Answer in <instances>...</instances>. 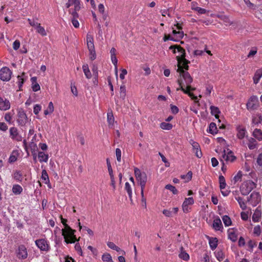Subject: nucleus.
Here are the masks:
<instances>
[{"label": "nucleus", "mask_w": 262, "mask_h": 262, "mask_svg": "<svg viewBox=\"0 0 262 262\" xmlns=\"http://www.w3.org/2000/svg\"><path fill=\"white\" fill-rule=\"evenodd\" d=\"M82 69L84 72V74L88 79H90L92 77V74L89 68V66L88 64H85L82 66Z\"/></svg>", "instance_id": "393cba45"}, {"label": "nucleus", "mask_w": 262, "mask_h": 262, "mask_svg": "<svg viewBox=\"0 0 262 262\" xmlns=\"http://www.w3.org/2000/svg\"><path fill=\"white\" fill-rule=\"evenodd\" d=\"M258 102V98L256 96H252L250 97L249 101L247 103V108L248 110H254L257 107Z\"/></svg>", "instance_id": "9d476101"}, {"label": "nucleus", "mask_w": 262, "mask_h": 262, "mask_svg": "<svg viewBox=\"0 0 262 262\" xmlns=\"http://www.w3.org/2000/svg\"><path fill=\"white\" fill-rule=\"evenodd\" d=\"M125 190L126 191L130 200L132 201V189L128 182H126L125 184Z\"/></svg>", "instance_id": "7c9ffc66"}, {"label": "nucleus", "mask_w": 262, "mask_h": 262, "mask_svg": "<svg viewBox=\"0 0 262 262\" xmlns=\"http://www.w3.org/2000/svg\"><path fill=\"white\" fill-rule=\"evenodd\" d=\"M236 130L237 132L236 135L237 138L239 139H243L245 137L246 133H247L246 128L239 125L236 127Z\"/></svg>", "instance_id": "2eb2a0df"}, {"label": "nucleus", "mask_w": 262, "mask_h": 262, "mask_svg": "<svg viewBox=\"0 0 262 262\" xmlns=\"http://www.w3.org/2000/svg\"><path fill=\"white\" fill-rule=\"evenodd\" d=\"M20 47V42L18 40H16L13 43V48L15 50H17Z\"/></svg>", "instance_id": "0e129e2a"}, {"label": "nucleus", "mask_w": 262, "mask_h": 262, "mask_svg": "<svg viewBox=\"0 0 262 262\" xmlns=\"http://www.w3.org/2000/svg\"><path fill=\"white\" fill-rule=\"evenodd\" d=\"M163 213L166 216L169 217V216H171L172 215V211H171V210H170L164 209L163 211Z\"/></svg>", "instance_id": "774afa93"}, {"label": "nucleus", "mask_w": 262, "mask_h": 262, "mask_svg": "<svg viewBox=\"0 0 262 262\" xmlns=\"http://www.w3.org/2000/svg\"><path fill=\"white\" fill-rule=\"evenodd\" d=\"M222 220L225 226H229L232 224L231 219L228 215H224Z\"/></svg>", "instance_id": "4c0bfd02"}, {"label": "nucleus", "mask_w": 262, "mask_h": 262, "mask_svg": "<svg viewBox=\"0 0 262 262\" xmlns=\"http://www.w3.org/2000/svg\"><path fill=\"white\" fill-rule=\"evenodd\" d=\"M17 116L18 123L21 126L25 125L28 121V118L25 112L23 110H19Z\"/></svg>", "instance_id": "0eeeda50"}, {"label": "nucleus", "mask_w": 262, "mask_h": 262, "mask_svg": "<svg viewBox=\"0 0 262 262\" xmlns=\"http://www.w3.org/2000/svg\"><path fill=\"white\" fill-rule=\"evenodd\" d=\"M36 30L38 33L40 34L42 36L47 35V32L45 28L41 26L40 25L39 26H38L37 28H36Z\"/></svg>", "instance_id": "a19ab883"}, {"label": "nucleus", "mask_w": 262, "mask_h": 262, "mask_svg": "<svg viewBox=\"0 0 262 262\" xmlns=\"http://www.w3.org/2000/svg\"><path fill=\"white\" fill-rule=\"evenodd\" d=\"M211 114L214 115L216 119L219 118V114L221 113L219 108L214 106H211L210 107Z\"/></svg>", "instance_id": "a878e982"}, {"label": "nucleus", "mask_w": 262, "mask_h": 262, "mask_svg": "<svg viewBox=\"0 0 262 262\" xmlns=\"http://www.w3.org/2000/svg\"><path fill=\"white\" fill-rule=\"evenodd\" d=\"M192 173L191 171H188L186 174L181 175V177L183 179H186L185 182H187L191 180L192 178Z\"/></svg>", "instance_id": "37998d69"}, {"label": "nucleus", "mask_w": 262, "mask_h": 262, "mask_svg": "<svg viewBox=\"0 0 262 262\" xmlns=\"http://www.w3.org/2000/svg\"><path fill=\"white\" fill-rule=\"evenodd\" d=\"M28 253L26 248L24 245L19 246L17 252V257L19 259H24L27 257Z\"/></svg>", "instance_id": "9b49d317"}, {"label": "nucleus", "mask_w": 262, "mask_h": 262, "mask_svg": "<svg viewBox=\"0 0 262 262\" xmlns=\"http://www.w3.org/2000/svg\"><path fill=\"white\" fill-rule=\"evenodd\" d=\"M213 228L217 231L221 230L223 229V225L221 220L219 217L215 219L213 223Z\"/></svg>", "instance_id": "f3484780"}, {"label": "nucleus", "mask_w": 262, "mask_h": 262, "mask_svg": "<svg viewBox=\"0 0 262 262\" xmlns=\"http://www.w3.org/2000/svg\"><path fill=\"white\" fill-rule=\"evenodd\" d=\"M256 184L252 180H248L243 183L240 187V191L244 195H248L254 188Z\"/></svg>", "instance_id": "7ed1b4c3"}, {"label": "nucleus", "mask_w": 262, "mask_h": 262, "mask_svg": "<svg viewBox=\"0 0 262 262\" xmlns=\"http://www.w3.org/2000/svg\"><path fill=\"white\" fill-rule=\"evenodd\" d=\"M38 158L40 162H47L49 156L43 151H39L38 154Z\"/></svg>", "instance_id": "4be33fe9"}, {"label": "nucleus", "mask_w": 262, "mask_h": 262, "mask_svg": "<svg viewBox=\"0 0 262 262\" xmlns=\"http://www.w3.org/2000/svg\"><path fill=\"white\" fill-rule=\"evenodd\" d=\"M242 177V173L241 171H238V173L233 178V181H234V183L236 182L241 180Z\"/></svg>", "instance_id": "5fc2aeb1"}, {"label": "nucleus", "mask_w": 262, "mask_h": 262, "mask_svg": "<svg viewBox=\"0 0 262 262\" xmlns=\"http://www.w3.org/2000/svg\"><path fill=\"white\" fill-rule=\"evenodd\" d=\"M111 60H112V63H113V64L115 66V71H116V77H117V76H118V73H117V59L116 57V56H111Z\"/></svg>", "instance_id": "de8ad7c7"}, {"label": "nucleus", "mask_w": 262, "mask_h": 262, "mask_svg": "<svg viewBox=\"0 0 262 262\" xmlns=\"http://www.w3.org/2000/svg\"><path fill=\"white\" fill-rule=\"evenodd\" d=\"M193 152L195 153V156L199 158H201L202 156V153L200 148H199V149L193 150Z\"/></svg>", "instance_id": "69168bd1"}, {"label": "nucleus", "mask_w": 262, "mask_h": 262, "mask_svg": "<svg viewBox=\"0 0 262 262\" xmlns=\"http://www.w3.org/2000/svg\"><path fill=\"white\" fill-rule=\"evenodd\" d=\"M219 182H220V187L221 190H223L225 188L226 186V183L225 181V179L224 176L220 175L219 176Z\"/></svg>", "instance_id": "72a5a7b5"}, {"label": "nucleus", "mask_w": 262, "mask_h": 262, "mask_svg": "<svg viewBox=\"0 0 262 262\" xmlns=\"http://www.w3.org/2000/svg\"><path fill=\"white\" fill-rule=\"evenodd\" d=\"M209 132L212 134L216 133L217 127L216 124L214 122H211L209 126Z\"/></svg>", "instance_id": "c9c22d12"}, {"label": "nucleus", "mask_w": 262, "mask_h": 262, "mask_svg": "<svg viewBox=\"0 0 262 262\" xmlns=\"http://www.w3.org/2000/svg\"><path fill=\"white\" fill-rule=\"evenodd\" d=\"M209 244L210 247V248L212 250H214L217 246V242L218 240L216 237H209Z\"/></svg>", "instance_id": "412c9836"}, {"label": "nucleus", "mask_w": 262, "mask_h": 262, "mask_svg": "<svg viewBox=\"0 0 262 262\" xmlns=\"http://www.w3.org/2000/svg\"><path fill=\"white\" fill-rule=\"evenodd\" d=\"M10 136L13 140L17 141H21L22 140V137L19 135L17 129L15 127H12L10 128Z\"/></svg>", "instance_id": "1a4fd4ad"}, {"label": "nucleus", "mask_w": 262, "mask_h": 262, "mask_svg": "<svg viewBox=\"0 0 262 262\" xmlns=\"http://www.w3.org/2000/svg\"><path fill=\"white\" fill-rule=\"evenodd\" d=\"M37 19L36 18L33 19L28 18L27 19L29 25L31 26L34 27L35 29H36V28L40 25V23L37 21Z\"/></svg>", "instance_id": "c756f323"}, {"label": "nucleus", "mask_w": 262, "mask_h": 262, "mask_svg": "<svg viewBox=\"0 0 262 262\" xmlns=\"http://www.w3.org/2000/svg\"><path fill=\"white\" fill-rule=\"evenodd\" d=\"M90 52V59L92 60H94L96 58V54L95 52V50H89Z\"/></svg>", "instance_id": "4d7b16f0"}, {"label": "nucleus", "mask_w": 262, "mask_h": 262, "mask_svg": "<svg viewBox=\"0 0 262 262\" xmlns=\"http://www.w3.org/2000/svg\"><path fill=\"white\" fill-rule=\"evenodd\" d=\"M216 257L219 261H222L224 258V254L222 251H219L216 254Z\"/></svg>", "instance_id": "864d4df0"}, {"label": "nucleus", "mask_w": 262, "mask_h": 262, "mask_svg": "<svg viewBox=\"0 0 262 262\" xmlns=\"http://www.w3.org/2000/svg\"><path fill=\"white\" fill-rule=\"evenodd\" d=\"M61 223L64 226V229H62V234L64 237L65 242L67 243H74L76 241V236L74 233L76 232L75 230L72 229L68 224H67V220L63 219L61 216Z\"/></svg>", "instance_id": "f03ea898"}, {"label": "nucleus", "mask_w": 262, "mask_h": 262, "mask_svg": "<svg viewBox=\"0 0 262 262\" xmlns=\"http://www.w3.org/2000/svg\"><path fill=\"white\" fill-rule=\"evenodd\" d=\"M107 121L109 126H113L114 123V117L111 111L107 114Z\"/></svg>", "instance_id": "cd10ccee"}, {"label": "nucleus", "mask_w": 262, "mask_h": 262, "mask_svg": "<svg viewBox=\"0 0 262 262\" xmlns=\"http://www.w3.org/2000/svg\"><path fill=\"white\" fill-rule=\"evenodd\" d=\"M261 211L258 208H256L252 215V221L255 223L258 222L261 217Z\"/></svg>", "instance_id": "aec40b11"}, {"label": "nucleus", "mask_w": 262, "mask_h": 262, "mask_svg": "<svg viewBox=\"0 0 262 262\" xmlns=\"http://www.w3.org/2000/svg\"><path fill=\"white\" fill-rule=\"evenodd\" d=\"M228 238L233 242H235L237 239V231L234 228H229L228 231Z\"/></svg>", "instance_id": "ddd939ff"}, {"label": "nucleus", "mask_w": 262, "mask_h": 262, "mask_svg": "<svg viewBox=\"0 0 262 262\" xmlns=\"http://www.w3.org/2000/svg\"><path fill=\"white\" fill-rule=\"evenodd\" d=\"M10 103L9 100L0 97V110L6 111L10 108Z\"/></svg>", "instance_id": "4468645a"}, {"label": "nucleus", "mask_w": 262, "mask_h": 262, "mask_svg": "<svg viewBox=\"0 0 262 262\" xmlns=\"http://www.w3.org/2000/svg\"><path fill=\"white\" fill-rule=\"evenodd\" d=\"M106 163H107L108 171V173H109V175H110V177H111L112 176L114 177V176L113 174V169H112V166L111 165V163H110L108 159H106Z\"/></svg>", "instance_id": "49530a36"}, {"label": "nucleus", "mask_w": 262, "mask_h": 262, "mask_svg": "<svg viewBox=\"0 0 262 262\" xmlns=\"http://www.w3.org/2000/svg\"><path fill=\"white\" fill-rule=\"evenodd\" d=\"M183 203L187 205H190L194 203V200L192 197H190L188 198H186Z\"/></svg>", "instance_id": "3c124183"}, {"label": "nucleus", "mask_w": 262, "mask_h": 262, "mask_svg": "<svg viewBox=\"0 0 262 262\" xmlns=\"http://www.w3.org/2000/svg\"><path fill=\"white\" fill-rule=\"evenodd\" d=\"M262 121V117L259 116L258 118H253L252 119V123L254 124H258L261 122Z\"/></svg>", "instance_id": "052dcab7"}, {"label": "nucleus", "mask_w": 262, "mask_h": 262, "mask_svg": "<svg viewBox=\"0 0 262 262\" xmlns=\"http://www.w3.org/2000/svg\"><path fill=\"white\" fill-rule=\"evenodd\" d=\"M190 143L191 144L192 147H193V150L195 149H199V148H200V145L198 143L192 140H191L190 141Z\"/></svg>", "instance_id": "8fccbe9b"}, {"label": "nucleus", "mask_w": 262, "mask_h": 262, "mask_svg": "<svg viewBox=\"0 0 262 262\" xmlns=\"http://www.w3.org/2000/svg\"><path fill=\"white\" fill-rule=\"evenodd\" d=\"M35 244L41 251H48L49 250V245L47 240L39 239L35 241Z\"/></svg>", "instance_id": "6e6552de"}, {"label": "nucleus", "mask_w": 262, "mask_h": 262, "mask_svg": "<svg viewBox=\"0 0 262 262\" xmlns=\"http://www.w3.org/2000/svg\"><path fill=\"white\" fill-rule=\"evenodd\" d=\"M256 164L257 165H256V167L257 168H262V153L258 155L256 159Z\"/></svg>", "instance_id": "79ce46f5"}, {"label": "nucleus", "mask_w": 262, "mask_h": 262, "mask_svg": "<svg viewBox=\"0 0 262 262\" xmlns=\"http://www.w3.org/2000/svg\"><path fill=\"white\" fill-rule=\"evenodd\" d=\"M189 62L186 59V61L182 59L180 62H178V69L177 71L179 73L180 75L181 71H183L184 72H187L186 71L188 70L189 66L188 63Z\"/></svg>", "instance_id": "f8f14e48"}, {"label": "nucleus", "mask_w": 262, "mask_h": 262, "mask_svg": "<svg viewBox=\"0 0 262 262\" xmlns=\"http://www.w3.org/2000/svg\"><path fill=\"white\" fill-rule=\"evenodd\" d=\"M126 96V88L124 85H121L120 88V98L124 100Z\"/></svg>", "instance_id": "473e14b6"}, {"label": "nucleus", "mask_w": 262, "mask_h": 262, "mask_svg": "<svg viewBox=\"0 0 262 262\" xmlns=\"http://www.w3.org/2000/svg\"><path fill=\"white\" fill-rule=\"evenodd\" d=\"M41 110V106L39 104H35L33 108V112L35 115H37Z\"/></svg>", "instance_id": "13d9d810"}, {"label": "nucleus", "mask_w": 262, "mask_h": 262, "mask_svg": "<svg viewBox=\"0 0 262 262\" xmlns=\"http://www.w3.org/2000/svg\"><path fill=\"white\" fill-rule=\"evenodd\" d=\"M248 203L253 206H256L261 201V197L257 192L253 191L248 198Z\"/></svg>", "instance_id": "20e7f679"}, {"label": "nucleus", "mask_w": 262, "mask_h": 262, "mask_svg": "<svg viewBox=\"0 0 262 262\" xmlns=\"http://www.w3.org/2000/svg\"><path fill=\"white\" fill-rule=\"evenodd\" d=\"M86 40L88 48L89 50L92 51L93 50H94L95 47L94 45L93 38L91 36L88 35L86 37Z\"/></svg>", "instance_id": "6ab92c4d"}, {"label": "nucleus", "mask_w": 262, "mask_h": 262, "mask_svg": "<svg viewBox=\"0 0 262 262\" xmlns=\"http://www.w3.org/2000/svg\"><path fill=\"white\" fill-rule=\"evenodd\" d=\"M12 74L11 71L8 67H3L0 70V79L4 81H8L10 80Z\"/></svg>", "instance_id": "39448f33"}, {"label": "nucleus", "mask_w": 262, "mask_h": 262, "mask_svg": "<svg viewBox=\"0 0 262 262\" xmlns=\"http://www.w3.org/2000/svg\"><path fill=\"white\" fill-rule=\"evenodd\" d=\"M253 232L255 234L258 236L261 233V229L259 226H256L254 228Z\"/></svg>", "instance_id": "bf43d9fd"}, {"label": "nucleus", "mask_w": 262, "mask_h": 262, "mask_svg": "<svg viewBox=\"0 0 262 262\" xmlns=\"http://www.w3.org/2000/svg\"><path fill=\"white\" fill-rule=\"evenodd\" d=\"M257 142L254 138L251 137L248 139V146L250 149L256 148Z\"/></svg>", "instance_id": "5701e85b"}, {"label": "nucleus", "mask_w": 262, "mask_h": 262, "mask_svg": "<svg viewBox=\"0 0 262 262\" xmlns=\"http://www.w3.org/2000/svg\"><path fill=\"white\" fill-rule=\"evenodd\" d=\"M41 179L43 180L45 184L49 183V178L47 171L45 169L42 170L41 173Z\"/></svg>", "instance_id": "f704fd0d"}, {"label": "nucleus", "mask_w": 262, "mask_h": 262, "mask_svg": "<svg viewBox=\"0 0 262 262\" xmlns=\"http://www.w3.org/2000/svg\"><path fill=\"white\" fill-rule=\"evenodd\" d=\"M253 136L259 141L262 140V132L259 129H255L253 132Z\"/></svg>", "instance_id": "c85d7f7f"}, {"label": "nucleus", "mask_w": 262, "mask_h": 262, "mask_svg": "<svg viewBox=\"0 0 262 262\" xmlns=\"http://www.w3.org/2000/svg\"><path fill=\"white\" fill-rule=\"evenodd\" d=\"M12 192L16 195L19 194L23 191L22 187L17 184L14 185L12 187Z\"/></svg>", "instance_id": "bb28decb"}, {"label": "nucleus", "mask_w": 262, "mask_h": 262, "mask_svg": "<svg viewBox=\"0 0 262 262\" xmlns=\"http://www.w3.org/2000/svg\"><path fill=\"white\" fill-rule=\"evenodd\" d=\"M14 179L17 182L22 181V173L20 171H16L13 174Z\"/></svg>", "instance_id": "58836bf2"}, {"label": "nucleus", "mask_w": 262, "mask_h": 262, "mask_svg": "<svg viewBox=\"0 0 262 262\" xmlns=\"http://www.w3.org/2000/svg\"><path fill=\"white\" fill-rule=\"evenodd\" d=\"M235 199L238 202L241 208L243 210H245L246 209L247 206L246 203L243 201V199L241 197L235 198Z\"/></svg>", "instance_id": "ea45409f"}, {"label": "nucleus", "mask_w": 262, "mask_h": 262, "mask_svg": "<svg viewBox=\"0 0 262 262\" xmlns=\"http://www.w3.org/2000/svg\"><path fill=\"white\" fill-rule=\"evenodd\" d=\"M226 157L225 161L226 162H233L235 159V157L233 156L232 152L230 150L227 152Z\"/></svg>", "instance_id": "2f4dec72"}, {"label": "nucleus", "mask_w": 262, "mask_h": 262, "mask_svg": "<svg viewBox=\"0 0 262 262\" xmlns=\"http://www.w3.org/2000/svg\"><path fill=\"white\" fill-rule=\"evenodd\" d=\"M221 19L224 21V22L226 24V25L231 24V22L229 19V18L225 15H223L221 16Z\"/></svg>", "instance_id": "09e8293b"}, {"label": "nucleus", "mask_w": 262, "mask_h": 262, "mask_svg": "<svg viewBox=\"0 0 262 262\" xmlns=\"http://www.w3.org/2000/svg\"><path fill=\"white\" fill-rule=\"evenodd\" d=\"M165 188L171 191L174 194L178 193V191L173 186L170 184H167L165 186Z\"/></svg>", "instance_id": "a18cd8bd"}, {"label": "nucleus", "mask_w": 262, "mask_h": 262, "mask_svg": "<svg viewBox=\"0 0 262 262\" xmlns=\"http://www.w3.org/2000/svg\"><path fill=\"white\" fill-rule=\"evenodd\" d=\"M192 80V78L188 72L181 71L180 78H178L177 80L180 87L177 89V91L181 90L185 94H187L192 99L194 100L196 103H199L197 97L189 92L190 91H194L195 89L190 85Z\"/></svg>", "instance_id": "f257e3e1"}, {"label": "nucleus", "mask_w": 262, "mask_h": 262, "mask_svg": "<svg viewBox=\"0 0 262 262\" xmlns=\"http://www.w3.org/2000/svg\"><path fill=\"white\" fill-rule=\"evenodd\" d=\"M102 259L103 262H110L112 261V258L110 254L105 253L102 256Z\"/></svg>", "instance_id": "c03bdc74"}, {"label": "nucleus", "mask_w": 262, "mask_h": 262, "mask_svg": "<svg viewBox=\"0 0 262 262\" xmlns=\"http://www.w3.org/2000/svg\"><path fill=\"white\" fill-rule=\"evenodd\" d=\"M262 77V68L257 70L253 77V82L255 84L258 83L260 79Z\"/></svg>", "instance_id": "a211bd4d"}, {"label": "nucleus", "mask_w": 262, "mask_h": 262, "mask_svg": "<svg viewBox=\"0 0 262 262\" xmlns=\"http://www.w3.org/2000/svg\"><path fill=\"white\" fill-rule=\"evenodd\" d=\"M116 155L117 161L120 162L121 159V151L119 148L116 149Z\"/></svg>", "instance_id": "6e6d98bb"}, {"label": "nucleus", "mask_w": 262, "mask_h": 262, "mask_svg": "<svg viewBox=\"0 0 262 262\" xmlns=\"http://www.w3.org/2000/svg\"><path fill=\"white\" fill-rule=\"evenodd\" d=\"M8 129V126L4 122H0V130L5 132Z\"/></svg>", "instance_id": "680f3d73"}, {"label": "nucleus", "mask_w": 262, "mask_h": 262, "mask_svg": "<svg viewBox=\"0 0 262 262\" xmlns=\"http://www.w3.org/2000/svg\"><path fill=\"white\" fill-rule=\"evenodd\" d=\"M170 108L171 112L174 114H176L179 112V108L176 105H170Z\"/></svg>", "instance_id": "e2e57ef3"}, {"label": "nucleus", "mask_w": 262, "mask_h": 262, "mask_svg": "<svg viewBox=\"0 0 262 262\" xmlns=\"http://www.w3.org/2000/svg\"><path fill=\"white\" fill-rule=\"evenodd\" d=\"M134 172L136 179L139 183L146 182L147 176L145 172H141L140 170L137 167L134 168Z\"/></svg>", "instance_id": "423d86ee"}, {"label": "nucleus", "mask_w": 262, "mask_h": 262, "mask_svg": "<svg viewBox=\"0 0 262 262\" xmlns=\"http://www.w3.org/2000/svg\"><path fill=\"white\" fill-rule=\"evenodd\" d=\"M5 120L7 121L9 124H12L11 119L12 116L11 115L10 113H6L5 115Z\"/></svg>", "instance_id": "603ef678"}, {"label": "nucleus", "mask_w": 262, "mask_h": 262, "mask_svg": "<svg viewBox=\"0 0 262 262\" xmlns=\"http://www.w3.org/2000/svg\"><path fill=\"white\" fill-rule=\"evenodd\" d=\"M160 127L163 129L170 130L172 128V125L167 122H162L160 124Z\"/></svg>", "instance_id": "e433bc0d"}, {"label": "nucleus", "mask_w": 262, "mask_h": 262, "mask_svg": "<svg viewBox=\"0 0 262 262\" xmlns=\"http://www.w3.org/2000/svg\"><path fill=\"white\" fill-rule=\"evenodd\" d=\"M32 88L34 92H37L40 90V86L37 83L32 84Z\"/></svg>", "instance_id": "338daca9"}, {"label": "nucleus", "mask_w": 262, "mask_h": 262, "mask_svg": "<svg viewBox=\"0 0 262 262\" xmlns=\"http://www.w3.org/2000/svg\"><path fill=\"white\" fill-rule=\"evenodd\" d=\"M181 252L179 255V257L184 260H188L189 259V255L187 253L184 251L183 247L180 248Z\"/></svg>", "instance_id": "b1692460"}, {"label": "nucleus", "mask_w": 262, "mask_h": 262, "mask_svg": "<svg viewBox=\"0 0 262 262\" xmlns=\"http://www.w3.org/2000/svg\"><path fill=\"white\" fill-rule=\"evenodd\" d=\"M177 51L180 53V55L179 56H177V59L178 62H180V61L182 59H183L184 60L186 61V59L185 58V50L180 46H179V47H177Z\"/></svg>", "instance_id": "dca6fc26"}]
</instances>
